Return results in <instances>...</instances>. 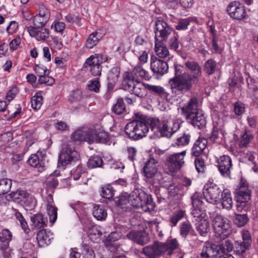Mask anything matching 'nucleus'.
I'll return each mask as SVG.
<instances>
[{"mask_svg":"<svg viewBox=\"0 0 258 258\" xmlns=\"http://www.w3.org/2000/svg\"><path fill=\"white\" fill-rule=\"evenodd\" d=\"M179 247V244L177 239L172 238L165 242L156 241L153 244L144 247L142 252L149 258H159L160 255L166 252L168 255H171Z\"/></svg>","mask_w":258,"mask_h":258,"instance_id":"1","label":"nucleus"},{"mask_svg":"<svg viewBox=\"0 0 258 258\" xmlns=\"http://www.w3.org/2000/svg\"><path fill=\"white\" fill-rule=\"evenodd\" d=\"M175 75L169 81V85L172 92H179L184 93L191 88V83H189V74L184 72L183 67L179 64H174Z\"/></svg>","mask_w":258,"mask_h":258,"instance_id":"2","label":"nucleus"},{"mask_svg":"<svg viewBox=\"0 0 258 258\" xmlns=\"http://www.w3.org/2000/svg\"><path fill=\"white\" fill-rule=\"evenodd\" d=\"M107 136L103 131L84 127L72 134L71 139L74 141H86L90 144L104 141Z\"/></svg>","mask_w":258,"mask_h":258,"instance_id":"3","label":"nucleus"},{"mask_svg":"<svg viewBox=\"0 0 258 258\" xmlns=\"http://www.w3.org/2000/svg\"><path fill=\"white\" fill-rule=\"evenodd\" d=\"M131 207L141 208L145 212L154 210L155 203L151 196L147 195L141 189L136 188L130 195Z\"/></svg>","mask_w":258,"mask_h":258,"instance_id":"4","label":"nucleus"},{"mask_svg":"<svg viewBox=\"0 0 258 258\" xmlns=\"http://www.w3.org/2000/svg\"><path fill=\"white\" fill-rule=\"evenodd\" d=\"M151 130L161 137L170 138L176 131L178 127L174 130L170 125L171 122L167 119L160 120L158 118H149L147 121Z\"/></svg>","mask_w":258,"mask_h":258,"instance_id":"5","label":"nucleus"},{"mask_svg":"<svg viewBox=\"0 0 258 258\" xmlns=\"http://www.w3.org/2000/svg\"><path fill=\"white\" fill-rule=\"evenodd\" d=\"M149 131L148 125L141 121L134 120L127 123L125 133L131 139L137 140L145 137Z\"/></svg>","mask_w":258,"mask_h":258,"instance_id":"6","label":"nucleus"},{"mask_svg":"<svg viewBox=\"0 0 258 258\" xmlns=\"http://www.w3.org/2000/svg\"><path fill=\"white\" fill-rule=\"evenodd\" d=\"M200 258H226L224 243L215 244L210 242H205Z\"/></svg>","mask_w":258,"mask_h":258,"instance_id":"7","label":"nucleus"},{"mask_svg":"<svg viewBox=\"0 0 258 258\" xmlns=\"http://www.w3.org/2000/svg\"><path fill=\"white\" fill-rule=\"evenodd\" d=\"M154 32L155 41L164 42L173 32V30L166 22L160 17L155 21Z\"/></svg>","mask_w":258,"mask_h":258,"instance_id":"8","label":"nucleus"},{"mask_svg":"<svg viewBox=\"0 0 258 258\" xmlns=\"http://www.w3.org/2000/svg\"><path fill=\"white\" fill-rule=\"evenodd\" d=\"M236 209L238 212H241L245 207L246 203L250 199L251 190L249 189L246 181L241 180L238 190L236 192Z\"/></svg>","mask_w":258,"mask_h":258,"instance_id":"9","label":"nucleus"},{"mask_svg":"<svg viewBox=\"0 0 258 258\" xmlns=\"http://www.w3.org/2000/svg\"><path fill=\"white\" fill-rule=\"evenodd\" d=\"M203 195L206 201L212 204H216L221 199L223 194L217 185L212 182H208L203 188Z\"/></svg>","mask_w":258,"mask_h":258,"instance_id":"10","label":"nucleus"},{"mask_svg":"<svg viewBox=\"0 0 258 258\" xmlns=\"http://www.w3.org/2000/svg\"><path fill=\"white\" fill-rule=\"evenodd\" d=\"M186 151L184 150L180 153H174L168 156L165 161L167 169L171 172H175L179 170L184 163V157Z\"/></svg>","mask_w":258,"mask_h":258,"instance_id":"11","label":"nucleus"},{"mask_svg":"<svg viewBox=\"0 0 258 258\" xmlns=\"http://www.w3.org/2000/svg\"><path fill=\"white\" fill-rule=\"evenodd\" d=\"M79 156L78 152L74 150L71 145L65 144L63 145L59 160L62 165H66L70 164L72 161L77 159Z\"/></svg>","mask_w":258,"mask_h":258,"instance_id":"12","label":"nucleus"},{"mask_svg":"<svg viewBox=\"0 0 258 258\" xmlns=\"http://www.w3.org/2000/svg\"><path fill=\"white\" fill-rule=\"evenodd\" d=\"M213 227L215 232L216 240L220 242L226 239L225 220L224 217L217 215L214 218Z\"/></svg>","mask_w":258,"mask_h":258,"instance_id":"13","label":"nucleus"},{"mask_svg":"<svg viewBox=\"0 0 258 258\" xmlns=\"http://www.w3.org/2000/svg\"><path fill=\"white\" fill-rule=\"evenodd\" d=\"M229 16L235 19L241 20L245 18L246 12L243 6L238 2H233L229 4L227 9Z\"/></svg>","mask_w":258,"mask_h":258,"instance_id":"14","label":"nucleus"},{"mask_svg":"<svg viewBox=\"0 0 258 258\" xmlns=\"http://www.w3.org/2000/svg\"><path fill=\"white\" fill-rule=\"evenodd\" d=\"M151 69L154 74L161 76L167 72L168 65L166 61L156 57H151Z\"/></svg>","mask_w":258,"mask_h":258,"instance_id":"15","label":"nucleus"},{"mask_svg":"<svg viewBox=\"0 0 258 258\" xmlns=\"http://www.w3.org/2000/svg\"><path fill=\"white\" fill-rule=\"evenodd\" d=\"M181 114L186 119L200 110L199 108V102L196 97L191 98L188 102L181 108Z\"/></svg>","mask_w":258,"mask_h":258,"instance_id":"16","label":"nucleus"},{"mask_svg":"<svg viewBox=\"0 0 258 258\" xmlns=\"http://www.w3.org/2000/svg\"><path fill=\"white\" fill-rule=\"evenodd\" d=\"M225 132L224 124L221 125L218 123L217 127H214L212 132L209 135V140L219 144H224L226 141Z\"/></svg>","mask_w":258,"mask_h":258,"instance_id":"17","label":"nucleus"},{"mask_svg":"<svg viewBox=\"0 0 258 258\" xmlns=\"http://www.w3.org/2000/svg\"><path fill=\"white\" fill-rule=\"evenodd\" d=\"M242 242H236L235 243V250L238 254L245 252L251 246V235L248 230L242 231Z\"/></svg>","mask_w":258,"mask_h":258,"instance_id":"18","label":"nucleus"},{"mask_svg":"<svg viewBox=\"0 0 258 258\" xmlns=\"http://www.w3.org/2000/svg\"><path fill=\"white\" fill-rule=\"evenodd\" d=\"M185 67L193 74L192 75H189V83L192 84L197 83L199 81V78L202 75V68L199 63L194 61H187L185 62Z\"/></svg>","mask_w":258,"mask_h":258,"instance_id":"19","label":"nucleus"},{"mask_svg":"<svg viewBox=\"0 0 258 258\" xmlns=\"http://www.w3.org/2000/svg\"><path fill=\"white\" fill-rule=\"evenodd\" d=\"M126 237L138 244L144 245L150 241V237L144 231H131L126 234Z\"/></svg>","mask_w":258,"mask_h":258,"instance_id":"20","label":"nucleus"},{"mask_svg":"<svg viewBox=\"0 0 258 258\" xmlns=\"http://www.w3.org/2000/svg\"><path fill=\"white\" fill-rule=\"evenodd\" d=\"M158 166V162L154 158H150L145 163L143 168L144 175L147 178H152L154 177L157 172Z\"/></svg>","mask_w":258,"mask_h":258,"instance_id":"21","label":"nucleus"},{"mask_svg":"<svg viewBox=\"0 0 258 258\" xmlns=\"http://www.w3.org/2000/svg\"><path fill=\"white\" fill-rule=\"evenodd\" d=\"M36 28L33 26H29L27 31L30 35L34 37L38 41H44L49 35V30L47 28Z\"/></svg>","mask_w":258,"mask_h":258,"instance_id":"22","label":"nucleus"},{"mask_svg":"<svg viewBox=\"0 0 258 258\" xmlns=\"http://www.w3.org/2000/svg\"><path fill=\"white\" fill-rule=\"evenodd\" d=\"M36 239L39 246L44 247L51 243L53 239V233L50 231L43 229L38 232Z\"/></svg>","mask_w":258,"mask_h":258,"instance_id":"23","label":"nucleus"},{"mask_svg":"<svg viewBox=\"0 0 258 258\" xmlns=\"http://www.w3.org/2000/svg\"><path fill=\"white\" fill-rule=\"evenodd\" d=\"M130 71L137 82H140L142 79L148 80L151 78L148 72L145 71L141 64L136 65L132 71Z\"/></svg>","mask_w":258,"mask_h":258,"instance_id":"24","label":"nucleus"},{"mask_svg":"<svg viewBox=\"0 0 258 258\" xmlns=\"http://www.w3.org/2000/svg\"><path fill=\"white\" fill-rule=\"evenodd\" d=\"M186 119L190 120L192 125L197 126L199 128H203L206 124V118L201 110L194 114V115H191L190 117L187 118Z\"/></svg>","mask_w":258,"mask_h":258,"instance_id":"25","label":"nucleus"},{"mask_svg":"<svg viewBox=\"0 0 258 258\" xmlns=\"http://www.w3.org/2000/svg\"><path fill=\"white\" fill-rule=\"evenodd\" d=\"M137 82V81L135 79L130 71H126L123 73L121 86L124 89L126 90H131L133 86Z\"/></svg>","mask_w":258,"mask_h":258,"instance_id":"26","label":"nucleus"},{"mask_svg":"<svg viewBox=\"0 0 258 258\" xmlns=\"http://www.w3.org/2000/svg\"><path fill=\"white\" fill-rule=\"evenodd\" d=\"M147 85L142 83L140 82H137L132 87L131 90H128L132 94H135L136 96L143 98L147 95Z\"/></svg>","mask_w":258,"mask_h":258,"instance_id":"27","label":"nucleus"},{"mask_svg":"<svg viewBox=\"0 0 258 258\" xmlns=\"http://www.w3.org/2000/svg\"><path fill=\"white\" fill-rule=\"evenodd\" d=\"M12 238V234L9 229H5L0 232V249L7 248Z\"/></svg>","mask_w":258,"mask_h":258,"instance_id":"28","label":"nucleus"},{"mask_svg":"<svg viewBox=\"0 0 258 258\" xmlns=\"http://www.w3.org/2000/svg\"><path fill=\"white\" fill-rule=\"evenodd\" d=\"M101 38V34L97 31L91 33L86 41V47L89 49L93 48L98 44Z\"/></svg>","mask_w":258,"mask_h":258,"instance_id":"29","label":"nucleus"},{"mask_svg":"<svg viewBox=\"0 0 258 258\" xmlns=\"http://www.w3.org/2000/svg\"><path fill=\"white\" fill-rule=\"evenodd\" d=\"M93 215L98 220H104L106 219L107 214L103 205H95L93 207Z\"/></svg>","mask_w":258,"mask_h":258,"instance_id":"30","label":"nucleus"},{"mask_svg":"<svg viewBox=\"0 0 258 258\" xmlns=\"http://www.w3.org/2000/svg\"><path fill=\"white\" fill-rule=\"evenodd\" d=\"M31 220L33 226L35 228L39 229L46 226L47 219L42 214H36L31 217Z\"/></svg>","mask_w":258,"mask_h":258,"instance_id":"31","label":"nucleus"},{"mask_svg":"<svg viewBox=\"0 0 258 258\" xmlns=\"http://www.w3.org/2000/svg\"><path fill=\"white\" fill-rule=\"evenodd\" d=\"M155 50L156 54L161 58H165L169 54L168 48L163 44V42L155 41Z\"/></svg>","mask_w":258,"mask_h":258,"instance_id":"32","label":"nucleus"},{"mask_svg":"<svg viewBox=\"0 0 258 258\" xmlns=\"http://www.w3.org/2000/svg\"><path fill=\"white\" fill-rule=\"evenodd\" d=\"M41 153L38 152L36 154L31 155L28 160V163L32 167L42 168L43 164L42 159L39 158V155Z\"/></svg>","mask_w":258,"mask_h":258,"instance_id":"33","label":"nucleus"},{"mask_svg":"<svg viewBox=\"0 0 258 258\" xmlns=\"http://www.w3.org/2000/svg\"><path fill=\"white\" fill-rule=\"evenodd\" d=\"M196 228L201 236H205L210 230L209 222L206 219H201Z\"/></svg>","mask_w":258,"mask_h":258,"instance_id":"34","label":"nucleus"},{"mask_svg":"<svg viewBox=\"0 0 258 258\" xmlns=\"http://www.w3.org/2000/svg\"><path fill=\"white\" fill-rule=\"evenodd\" d=\"M103 164L102 159L97 155L91 156L87 162L88 167L91 169L101 167Z\"/></svg>","mask_w":258,"mask_h":258,"instance_id":"35","label":"nucleus"},{"mask_svg":"<svg viewBox=\"0 0 258 258\" xmlns=\"http://www.w3.org/2000/svg\"><path fill=\"white\" fill-rule=\"evenodd\" d=\"M12 184V180L10 179H0V196L9 192L11 188Z\"/></svg>","mask_w":258,"mask_h":258,"instance_id":"36","label":"nucleus"},{"mask_svg":"<svg viewBox=\"0 0 258 258\" xmlns=\"http://www.w3.org/2000/svg\"><path fill=\"white\" fill-rule=\"evenodd\" d=\"M9 197L13 200H23L27 199L30 196L29 194L24 190H17L15 191H12L9 195Z\"/></svg>","mask_w":258,"mask_h":258,"instance_id":"37","label":"nucleus"},{"mask_svg":"<svg viewBox=\"0 0 258 258\" xmlns=\"http://www.w3.org/2000/svg\"><path fill=\"white\" fill-rule=\"evenodd\" d=\"M192 230V226L188 221L182 222L180 225V235L183 238H185Z\"/></svg>","mask_w":258,"mask_h":258,"instance_id":"38","label":"nucleus"},{"mask_svg":"<svg viewBox=\"0 0 258 258\" xmlns=\"http://www.w3.org/2000/svg\"><path fill=\"white\" fill-rule=\"evenodd\" d=\"M45 188L47 190L52 191L58 185V181L54 175H50L47 178L45 181Z\"/></svg>","mask_w":258,"mask_h":258,"instance_id":"39","label":"nucleus"},{"mask_svg":"<svg viewBox=\"0 0 258 258\" xmlns=\"http://www.w3.org/2000/svg\"><path fill=\"white\" fill-rule=\"evenodd\" d=\"M118 204L122 209L125 210H131L130 195L120 196L118 201Z\"/></svg>","mask_w":258,"mask_h":258,"instance_id":"40","label":"nucleus"},{"mask_svg":"<svg viewBox=\"0 0 258 258\" xmlns=\"http://www.w3.org/2000/svg\"><path fill=\"white\" fill-rule=\"evenodd\" d=\"M102 62V57L99 54H95L91 55L86 61L87 66L90 68L98 65V64H101Z\"/></svg>","mask_w":258,"mask_h":258,"instance_id":"41","label":"nucleus"},{"mask_svg":"<svg viewBox=\"0 0 258 258\" xmlns=\"http://www.w3.org/2000/svg\"><path fill=\"white\" fill-rule=\"evenodd\" d=\"M47 211L50 222L53 224L57 218V208L53 205H49L47 206Z\"/></svg>","mask_w":258,"mask_h":258,"instance_id":"42","label":"nucleus"},{"mask_svg":"<svg viewBox=\"0 0 258 258\" xmlns=\"http://www.w3.org/2000/svg\"><path fill=\"white\" fill-rule=\"evenodd\" d=\"M14 211L15 212V217L19 221L22 229L24 230L26 233H28L30 230L28 227V225L25 218L22 214L20 213L17 210L14 209Z\"/></svg>","mask_w":258,"mask_h":258,"instance_id":"43","label":"nucleus"},{"mask_svg":"<svg viewBox=\"0 0 258 258\" xmlns=\"http://www.w3.org/2000/svg\"><path fill=\"white\" fill-rule=\"evenodd\" d=\"M119 75L120 69L118 67L113 68L108 76V80L109 81V84H114L117 81Z\"/></svg>","mask_w":258,"mask_h":258,"instance_id":"44","label":"nucleus"},{"mask_svg":"<svg viewBox=\"0 0 258 258\" xmlns=\"http://www.w3.org/2000/svg\"><path fill=\"white\" fill-rule=\"evenodd\" d=\"M253 136L251 134L248 133L246 131L243 134L241 137L239 143V146L240 148H245L248 144L253 140Z\"/></svg>","mask_w":258,"mask_h":258,"instance_id":"45","label":"nucleus"},{"mask_svg":"<svg viewBox=\"0 0 258 258\" xmlns=\"http://www.w3.org/2000/svg\"><path fill=\"white\" fill-rule=\"evenodd\" d=\"M185 214V211L181 210L173 213L170 218V221L173 224V226H176L178 222L184 217Z\"/></svg>","mask_w":258,"mask_h":258,"instance_id":"46","label":"nucleus"},{"mask_svg":"<svg viewBox=\"0 0 258 258\" xmlns=\"http://www.w3.org/2000/svg\"><path fill=\"white\" fill-rule=\"evenodd\" d=\"M226 156L222 155L218 158L216 160V166L218 168V170L221 174L225 176L226 174Z\"/></svg>","mask_w":258,"mask_h":258,"instance_id":"47","label":"nucleus"},{"mask_svg":"<svg viewBox=\"0 0 258 258\" xmlns=\"http://www.w3.org/2000/svg\"><path fill=\"white\" fill-rule=\"evenodd\" d=\"M216 67V61L212 59H208L205 63L204 71L209 75H211L215 72Z\"/></svg>","mask_w":258,"mask_h":258,"instance_id":"48","label":"nucleus"},{"mask_svg":"<svg viewBox=\"0 0 258 258\" xmlns=\"http://www.w3.org/2000/svg\"><path fill=\"white\" fill-rule=\"evenodd\" d=\"M248 218L246 214H235L233 222L237 226H244L248 222Z\"/></svg>","mask_w":258,"mask_h":258,"instance_id":"49","label":"nucleus"},{"mask_svg":"<svg viewBox=\"0 0 258 258\" xmlns=\"http://www.w3.org/2000/svg\"><path fill=\"white\" fill-rule=\"evenodd\" d=\"M49 19H48L47 16L45 17H42L40 16L36 15L33 18V24L36 28H42L44 27Z\"/></svg>","mask_w":258,"mask_h":258,"instance_id":"50","label":"nucleus"},{"mask_svg":"<svg viewBox=\"0 0 258 258\" xmlns=\"http://www.w3.org/2000/svg\"><path fill=\"white\" fill-rule=\"evenodd\" d=\"M42 97L39 93H36L31 98V106L34 109H39L42 105Z\"/></svg>","mask_w":258,"mask_h":258,"instance_id":"51","label":"nucleus"},{"mask_svg":"<svg viewBox=\"0 0 258 258\" xmlns=\"http://www.w3.org/2000/svg\"><path fill=\"white\" fill-rule=\"evenodd\" d=\"M112 110L117 114H120L124 111L125 105L122 99L117 100L116 103L113 106Z\"/></svg>","mask_w":258,"mask_h":258,"instance_id":"52","label":"nucleus"},{"mask_svg":"<svg viewBox=\"0 0 258 258\" xmlns=\"http://www.w3.org/2000/svg\"><path fill=\"white\" fill-rule=\"evenodd\" d=\"M100 87V83L97 79L89 81L87 84V88L88 90L95 93H98L99 92Z\"/></svg>","mask_w":258,"mask_h":258,"instance_id":"53","label":"nucleus"},{"mask_svg":"<svg viewBox=\"0 0 258 258\" xmlns=\"http://www.w3.org/2000/svg\"><path fill=\"white\" fill-rule=\"evenodd\" d=\"M113 195L114 190L111 186L107 185L102 187L101 196L103 198L110 199L113 197Z\"/></svg>","mask_w":258,"mask_h":258,"instance_id":"54","label":"nucleus"},{"mask_svg":"<svg viewBox=\"0 0 258 258\" xmlns=\"http://www.w3.org/2000/svg\"><path fill=\"white\" fill-rule=\"evenodd\" d=\"M191 204L194 208L201 209L203 201L198 193H195L191 197Z\"/></svg>","mask_w":258,"mask_h":258,"instance_id":"55","label":"nucleus"},{"mask_svg":"<svg viewBox=\"0 0 258 258\" xmlns=\"http://www.w3.org/2000/svg\"><path fill=\"white\" fill-rule=\"evenodd\" d=\"M190 135L188 134H184L181 137L178 138L175 144L178 146H185L189 144Z\"/></svg>","mask_w":258,"mask_h":258,"instance_id":"56","label":"nucleus"},{"mask_svg":"<svg viewBox=\"0 0 258 258\" xmlns=\"http://www.w3.org/2000/svg\"><path fill=\"white\" fill-rule=\"evenodd\" d=\"M245 105L243 103L238 101L234 103V111L237 115H242L245 112Z\"/></svg>","mask_w":258,"mask_h":258,"instance_id":"57","label":"nucleus"},{"mask_svg":"<svg viewBox=\"0 0 258 258\" xmlns=\"http://www.w3.org/2000/svg\"><path fill=\"white\" fill-rule=\"evenodd\" d=\"M83 248L82 253L84 255V258H95V253L89 246L84 244Z\"/></svg>","mask_w":258,"mask_h":258,"instance_id":"58","label":"nucleus"},{"mask_svg":"<svg viewBox=\"0 0 258 258\" xmlns=\"http://www.w3.org/2000/svg\"><path fill=\"white\" fill-rule=\"evenodd\" d=\"M147 87L149 90L156 93L158 95L162 96L165 94V92L163 88L160 86L147 84Z\"/></svg>","mask_w":258,"mask_h":258,"instance_id":"59","label":"nucleus"},{"mask_svg":"<svg viewBox=\"0 0 258 258\" xmlns=\"http://www.w3.org/2000/svg\"><path fill=\"white\" fill-rule=\"evenodd\" d=\"M196 168L198 172H204L205 168V165L204 160L201 157H197L195 160Z\"/></svg>","mask_w":258,"mask_h":258,"instance_id":"60","label":"nucleus"},{"mask_svg":"<svg viewBox=\"0 0 258 258\" xmlns=\"http://www.w3.org/2000/svg\"><path fill=\"white\" fill-rule=\"evenodd\" d=\"M178 38V35L174 33V36L170 39L169 41V47L171 49L175 51H178L179 48V42Z\"/></svg>","mask_w":258,"mask_h":258,"instance_id":"61","label":"nucleus"},{"mask_svg":"<svg viewBox=\"0 0 258 258\" xmlns=\"http://www.w3.org/2000/svg\"><path fill=\"white\" fill-rule=\"evenodd\" d=\"M83 173L84 170L82 166H78L75 169L71 171V177L74 180H78Z\"/></svg>","mask_w":258,"mask_h":258,"instance_id":"62","label":"nucleus"},{"mask_svg":"<svg viewBox=\"0 0 258 258\" xmlns=\"http://www.w3.org/2000/svg\"><path fill=\"white\" fill-rule=\"evenodd\" d=\"M190 22V18H188L184 19H182L178 22L176 26V29L178 30H183L187 28Z\"/></svg>","mask_w":258,"mask_h":258,"instance_id":"63","label":"nucleus"},{"mask_svg":"<svg viewBox=\"0 0 258 258\" xmlns=\"http://www.w3.org/2000/svg\"><path fill=\"white\" fill-rule=\"evenodd\" d=\"M51 28H54V30L57 32H62L66 28L64 23L62 22H54L51 26Z\"/></svg>","mask_w":258,"mask_h":258,"instance_id":"64","label":"nucleus"}]
</instances>
